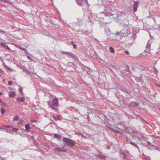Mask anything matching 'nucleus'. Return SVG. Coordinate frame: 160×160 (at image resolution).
I'll return each instance as SVG.
<instances>
[{
  "label": "nucleus",
  "instance_id": "1",
  "mask_svg": "<svg viewBox=\"0 0 160 160\" xmlns=\"http://www.w3.org/2000/svg\"><path fill=\"white\" fill-rule=\"evenodd\" d=\"M63 141L69 146H74L75 144V142L73 140L66 138H63Z\"/></svg>",
  "mask_w": 160,
  "mask_h": 160
},
{
  "label": "nucleus",
  "instance_id": "2",
  "mask_svg": "<svg viewBox=\"0 0 160 160\" xmlns=\"http://www.w3.org/2000/svg\"><path fill=\"white\" fill-rule=\"evenodd\" d=\"M118 33L120 34L122 38L123 37L128 36L127 30L126 29H123L120 32H118Z\"/></svg>",
  "mask_w": 160,
  "mask_h": 160
},
{
  "label": "nucleus",
  "instance_id": "3",
  "mask_svg": "<svg viewBox=\"0 0 160 160\" xmlns=\"http://www.w3.org/2000/svg\"><path fill=\"white\" fill-rule=\"evenodd\" d=\"M122 38V37L120 35V34L118 33V32H117L115 35L113 36V39L117 41H119Z\"/></svg>",
  "mask_w": 160,
  "mask_h": 160
},
{
  "label": "nucleus",
  "instance_id": "4",
  "mask_svg": "<svg viewBox=\"0 0 160 160\" xmlns=\"http://www.w3.org/2000/svg\"><path fill=\"white\" fill-rule=\"evenodd\" d=\"M52 106L55 107H57L58 105V99L56 98L52 101Z\"/></svg>",
  "mask_w": 160,
  "mask_h": 160
},
{
  "label": "nucleus",
  "instance_id": "5",
  "mask_svg": "<svg viewBox=\"0 0 160 160\" xmlns=\"http://www.w3.org/2000/svg\"><path fill=\"white\" fill-rule=\"evenodd\" d=\"M8 95L11 98H14L16 96V94L13 91H11L9 92Z\"/></svg>",
  "mask_w": 160,
  "mask_h": 160
},
{
  "label": "nucleus",
  "instance_id": "6",
  "mask_svg": "<svg viewBox=\"0 0 160 160\" xmlns=\"http://www.w3.org/2000/svg\"><path fill=\"white\" fill-rule=\"evenodd\" d=\"M0 45L1 46L4 48L7 49L8 50H10V48L9 47H8V46L7 45H6L5 44L2 42H1Z\"/></svg>",
  "mask_w": 160,
  "mask_h": 160
},
{
  "label": "nucleus",
  "instance_id": "7",
  "mask_svg": "<svg viewBox=\"0 0 160 160\" xmlns=\"http://www.w3.org/2000/svg\"><path fill=\"white\" fill-rule=\"evenodd\" d=\"M25 99L23 97H19L17 98V101L18 102H23L25 101Z\"/></svg>",
  "mask_w": 160,
  "mask_h": 160
},
{
  "label": "nucleus",
  "instance_id": "8",
  "mask_svg": "<svg viewBox=\"0 0 160 160\" xmlns=\"http://www.w3.org/2000/svg\"><path fill=\"white\" fill-rule=\"evenodd\" d=\"M61 117V116L60 115H58L57 117L54 116L53 117L54 119L56 121L60 120Z\"/></svg>",
  "mask_w": 160,
  "mask_h": 160
},
{
  "label": "nucleus",
  "instance_id": "9",
  "mask_svg": "<svg viewBox=\"0 0 160 160\" xmlns=\"http://www.w3.org/2000/svg\"><path fill=\"white\" fill-rule=\"evenodd\" d=\"M82 0H76V2L77 4L80 6H82Z\"/></svg>",
  "mask_w": 160,
  "mask_h": 160
},
{
  "label": "nucleus",
  "instance_id": "10",
  "mask_svg": "<svg viewBox=\"0 0 160 160\" xmlns=\"http://www.w3.org/2000/svg\"><path fill=\"white\" fill-rule=\"evenodd\" d=\"M25 128L27 130L29 131L31 128L29 125L28 124H26L25 126Z\"/></svg>",
  "mask_w": 160,
  "mask_h": 160
},
{
  "label": "nucleus",
  "instance_id": "11",
  "mask_svg": "<svg viewBox=\"0 0 160 160\" xmlns=\"http://www.w3.org/2000/svg\"><path fill=\"white\" fill-rule=\"evenodd\" d=\"M54 136L55 138L58 139H61L62 138L61 136L56 134H54Z\"/></svg>",
  "mask_w": 160,
  "mask_h": 160
},
{
  "label": "nucleus",
  "instance_id": "12",
  "mask_svg": "<svg viewBox=\"0 0 160 160\" xmlns=\"http://www.w3.org/2000/svg\"><path fill=\"white\" fill-rule=\"evenodd\" d=\"M0 110L1 113L2 114H4L5 112V110L3 108H1Z\"/></svg>",
  "mask_w": 160,
  "mask_h": 160
},
{
  "label": "nucleus",
  "instance_id": "13",
  "mask_svg": "<svg viewBox=\"0 0 160 160\" xmlns=\"http://www.w3.org/2000/svg\"><path fill=\"white\" fill-rule=\"evenodd\" d=\"M110 51L112 53H114L115 52L114 50L112 47H110L109 49Z\"/></svg>",
  "mask_w": 160,
  "mask_h": 160
},
{
  "label": "nucleus",
  "instance_id": "14",
  "mask_svg": "<svg viewBox=\"0 0 160 160\" xmlns=\"http://www.w3.org/2000/svg\"><path fill=\"white\" fill-rule=\"evenodd\" d=\"M19 118L18 116H15L13 118V119L16 121H17L18 120H19Z\"/></svg>",
  "mask_w": 160,
  "mask_h": 160
},
{
  "label": "nucleus",
  "instance_id": "15",
  "mask_svg": "<svg viewBox=\"0 0 160 160\" xmlns=\"http://www.w3.org/2000/svg\"><path fill=\"white\" fill-rule=\"evenodd\" d=\"M3 126L6 128H12V126L9 125H3Z\"/></svg>",
  "mask_w": 160,
  "mask_h": 160
},
{
  "label": "nucleus",
  "instance_id": "16",
  "mask_svg": "<svg viewBox=\"0 0 160 160\" xmlns=\"http://www.w3.org/2000/svg\"><path fill=\"white\" fill-rule=\"evenodd\" d=\"M24 121L23 120H21L18 121V123L20 125H22L24 123Z\"/></svg>",
  "mask_w": 160,
  "mask_h": 160
},
{
  "label": "nucleus",
  "instance_id": "17",
  "mask_svg": "<svg viewBox=\"0 0 160 160\" xmlns=\"http://www.w3.org/2000/svg\"><path fill=\"white\" fill-rule=\"evenodd\" d=\"M0 105L2 107H7V104L6 103L3 102V101L2 102Z\"/></svg>",
  "mask_w": 160,
  "mask_h": 160
},
{
  "label": "nucleus",
  "instance_id": "18",
  "mask_svg": "<svg viewBox=\"0 0 160 160\" xmlns=\"http://www.w3.org/2000/svg\"><path fill=\"white\" fill-rule=\"evenodd\" d=\"M18 130V129L16 128H13L12 129V131L13 132H16Z\"/></svg>",
  "mask_w": 160,
  "mask_h": 160
},
{
  "label": "nucleus",
  "instance_id": "19",
  "mask_svg": "<svg viewBox=\"0 0 160 160\" xmlns=\"http://www.w3.org/2000/svg\"><path fill=\"white\" fill-rule=\"evenodd\" d=\"M134 6H138V1H135L134 2L133 4Z\"/></svg>",
  "mask_w": 160,
  "mask_h": 160
},
{
  "label": "nucleus",
  "instance_id": "20",
  "mask_svg": "<svg viewBox=\"0 0 160 160\" xmlns=\"http://www.w3.org/2000/svg\"><path fill=\"white\" fill-rule=\"evenodd\" d=\"M71 44L73 46L74 48H76V47H77L76 45L73 42H71Z\"/></svg>",
  "mask_w": 160,
  "mask_h": 160
},
{
  "label": "nucleus",
  "instance_id": "21",
  "mask_svg": "<svg viewBox=\"0 0 160 160\" xmlns=\"http://www.w3.org/2000/svg\"><path fill=\"white\" fill-rule=\"evenodd\" d=\"M130 143L133 146H135V147H137L138 146L137 145V144L136 143H135L134 142H130Z\"/></svg>",
  "mask_w": 160,
  "mask_h": 160
},
{
  "label": "nucleus",
  "instance_id": "22",
  "mask_svg": "<svg viewBox=\"0 0 160 160\" xmlns=\"http://www.w3.org/2000/svg\"><path fill=\"white\" fill-rule=\"evenodd\" d=\"M138 7V6H134L133 9L134 12H136L137 11Z\"/></svg>",
  "mask_w": 160,
  "mask_h": 160
},
{
  "label": "nucleus",
  "instance_id": "23",
  "mask_svg": "<svg viewBox=\"0 0 160 160\" xmlns=\"http://www.w3.org/2000/svg\"><path fill=\"white\" fill-rule=\"evenodd\" d=\"M5 67L8 70H9L10 71H11L12 70V68H10V67L7 66L6 65H5Z\"/></svg>",
  "mask_w": 160,
  "mask_h": 160
},
{
  "label": "nucleus",
  "instance_id": "24",
  "mask_svg": "<svg viewBox=\"0 0 160 160\" xmlns=\"http://www.w3.org/2000/svg\"><path fill=\"white\" fill-rule=\"evenodd\" d=\"M48 105L49 106H50V107H51V106H52V105H51V102H49V101L48 102Z\"/></svg>",
  "mask_w": 160,
  "mask_h": 160
},
{
  "label": "nucleus",
  "instance_id": "25",
  "mask_svg": "<svg viewBox=\"0 0 160 160\" xmlns=\"http://www.w3.org/2000/svg\"><path fill=\"white\" fill-rule=\"evenodd\" d=\"M19 92L20 93H22V88H19Z\"/></svg>",
  "mask_w": 160,
  "mask_h": 160
},
{
  "label": "nucleus",
  "instance_id": "26",
  "mask_svg": "<svg viewBox=\"0 0 160 160\" xmlns=\"http://www.w3.org/2000/svg\"><path fill=\"white\" fill-rule=\"evenodd\" d=\"M8 84L9 85H11L12 84V82L11 81H9L8 82Z\"/></svg>",
  "mask_w": 160,
  "mask_h": 160
},
{
  "label": "nucleus",
  "instance_id": "27",
  "mask_svg": "<svg viewBox=\"0 0 160 160\" xmlns=\"http://www.w3.org/2000/svg\"><path fill=\"white\" fill-rule=\"evenodd\" d=\"M27 58L31 60V61H32V59H31V58L30 56H28L27 57Z\"/></svg>",
  "mask_w": 160,
  "mask_h": 160
},
{
  "label": "nucleus",
  "instance_id": "28",
  "mask_svg": "<svg viewBox=\"0 0 160 160\" xmlns=\"http://www.w3.org/2000/svg\"><path fill=\"white\" fill-rule=\"evenodd\" d=\"M61 53H62V54H67L68 53L67 52H63V51H62Z\"/></svg>",
  "mask_w": 160,
  "mask_h": 160
},
{
  "label": "nucleus",
  "instance_id": "29",
  "mask_svg": "<svg viewBox=\"0 0 160 160\" xmlns=\"http://www.w3.org/2000/svg\"><path fill=\"white\" fill-rule=\"evenodd\" d=\"M125 52L127 55H128L129 54V52L128 51H125Z\"/></svg>",
  "mask_w": 160,
  "mask_h": 160
},
{
  "label": "nucleus",
  "instance_id": "30",
  "mask_svg": "<svg viewBox=\"0 0 160 160\" xmlns=\"http://www.w3.org/2000/svg\"><path fill=\"white\" fill-rule=\"evenodd\" d=\"M52 109H56V108H55L53 106H51L50 107Z\"/></svg>",
  "mask_w": 160,
  "mask_h": 160
},
{
  "label": "nucleus",
  "instance_id": "31",
  "mask_svg": "<svg viewBox=\"0 0 160 160\" xmlns=\"http://www.w3.org/2000/svg\"><path fill=\"white\" fill-rule=\"evenodd\" d=\"M31 122H36V120H31Z\"/></svg>",
  "mask_w": 160,
  "mask_h": 160
},
{
  "label": "nucleus",
  "instance_id": "32",
  "mask_svg": "<svg viewBox=\"0 0 160 160\" xmlns=\"http://www.w3.org/2000/svg\"><path fill=\"white\" fill-rule=\"evenodd\" d=\"M2 101L1 99H0V104H1L2 102Z\"/></svg>",
  "mask_w": 160,
  "mask_h": 160
},
{
  "label": "nucleus",
  "instance_id": "33",
  "mask_svg": "<svg viewBox=\"0 0 160 160\" xmlns=\"http://www.w3.org/2000/svg\"><path fill=\"white\" fill-rule=\"evenodd\" d=\"M156 85L159 87H160V84H157Z\"/></svg>",
  "mask_w": 160,
  "mask_h": 160
},
{
  "label": "nucleus",
  "instance_id": "34",
  "mask_svg": "<svg viewBox=\"0 0 160 160\" xmlns=\"http://www.w3.org/2000/svg\"><path fill=\"white\" fill-rule=\"evenodd\" d=\"M3 65H4L5 67V65H6L4 63H3Z\"/></svg>",
  "mask_w": 160,
  "mask_h": 160
},
{
  "label": "nucleus",
  "instance_id": "35",
  "mask_svg": "<svg viewBox=\"0 0 160 160\" xmlns=\"http://www.w3.org/2000/svg\"><path fill=\"white\" fill-rule=\"evenodd\" d=\"M2 92H0V96L2 95Z\"/></svg>",
  "mask_w": 160,
  "mask_h": 160
},
{
  "label": "nucleus",
  "instance_id": "36",
  "mask_svg": "<svg viewBox=\"0 0 160 160\" xmlns=\"http://www.w3.org/2000/svg\"><path fill=\"white\" fill-rule=\"evenodd\" d=\"M0 129H3L2 128H0Z\"/></svg>",
  "mask_w": 160,
  "mask_h": 160
},
{
  "label": "nucleus",
  "instance_id": "37",
  "mask_svg": "<svg viewBox=\"0 0 160 160\" xmlns=\"http://www.w3.org/2000/svg\"><path fill=\"white\" fill-rule=\"evenodd\" d=\"M148 18H150V17L149 16H148Z\"/></svg>",
  "mask_w": 160,
  "mask_h": 160
}]
</instances>
